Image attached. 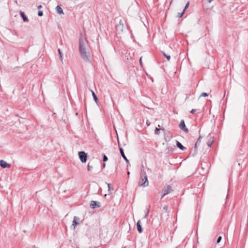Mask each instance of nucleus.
<instances>
[{
    "mask_svg": "<svg viewBox=\"0 0 248 248\" xmlns=\"http://www.w3.org/2000/svg\"><path fill=\"white\" fill-rule=\"evenodd\" d=\"M189 5V2H187L186 3V5H185V7H184V9H183V11H184V12H185V11H186V9L188 7Z\"/></svg>",
    "mask_w": 248,
    "mask_h": 248,
    "instance_id": "nucleus-29",
    "label": "nucleus"
},
{
    "mask_svg": "<svg viewBox=\"0 0 248 248\" xmlns=\"http://www.w3.org/2000/svg\"><path fill=\"white\" fill-rule=\"evenodd\" d=\"M107 185H108V195H110V194H111V192H110V190H111L110 184H108Z\"/></svg>",
    "mask_w": 248,
    "mask_h": 248,
    "instance_id": "nucleus-27",
    "label": "nucleus"
},
{
    "mask_svg": "<svg viewBox=\"0 0 248 248\" xmlns=\"http://www.w3.org/2000/svg\"><path fill=\"white\" fill-rule=\"evenodd\" d=\"M163 209L164 210H165L166 212L168 210V206H167V205L164 206Z\"/></svg>",
    "mask_w": 248,
    "mask_h": 248,
    "instance_id": "nucleus-32",
    "label": "nucleus"
},
{
    "mask_svg": "<svg viewBox=\"0 0 248 248\" xmlns=\"http://www.w3.org/2000/svg\"><path fill=\"white\" fill-rule=\"evenodd\" d=\"M78 156L80 161L82 163H85L87 160L88 154L84 151H80L78 152Z\"/></svg>",
    "mask_w": 248,
    "mask_h": 248,
    "instance_id": "nucleus-2",
    "label": "nucleus"
},
{
    "mask_svg": "<svg viewBox=\"0 0 248 248\" xmlns=\"http://www.w3.org/2000/svg\"><path fill=\"white\" fill-rule=\"evenodd\" d=\"M146 124H147V126H149L151 124V122L149 120H147Z\"/></svg>",
    "mask_w": 248,
    "mask_h": 248,
    "instance_id": "nucleus-35",
    "label": "nucleus"
},
{
    "mask_svg": "<svg viewBox=\"0 0 248 248\" xmlns=\"http://www.w3.org/2000/svg\"><path fill=\"white\" fill-rule=\"evenodd\" d=\"M129 174H130V172L129 171H127V174L129 175Z\"/></svg>",
    "mask_w": 248,
    "mask_h": 248,
    "instance_id": "nucleus-39",
    "label": "nucleus"
},
{
    "mask_svg": "<svg viewBox=\"0 0 248 248\" xmlns=\"http://www.w3.org/2000/svg\"><path fill=\"white\" fill-rule=\"evenodd\" d=\"M79 52H89L87 48H82V49H79Z\"/></svg>",
    "mask_w": 248,
    "mask_h": 248,
    "instance_id": "nucleus-26",
    "label": "nucleus"
},
{
    "mask_svg": "<svg viewBox=\"0 0 248 248\" xmlns=\"http://www.w3.org/2000/svg\"><path fill=\"white\" fill-rule=\"evenodd\" d=\"M137 228L138 232L140 233L143 232V229L141 225L140 220H139L137 223Z\"/></svg>",
    "mask_w": 248,
    "mask_h": 248,
    "instance_id": "nucleus-14",
    "label": "nucleus"
},
{
    "mask_svg": "<svg viewBox=\"0 0 248 248\" xmlns=\"http://www.w3.org/2000/svg\"><path fill=\"white\" fill-rule=\"evenodd\" d=\"M88 46V42L86 40L80 37L79 39V49L86 48Z\"/></svg>",
    "mask_w": 248,
    "mask_h": 248,
    "instance_id": "nucleus-3",
    "label": "nucleus"
},
{
    "mask_svg": "<svg viewBox=\"0 0 248 248\" xmlns=\"http://www.w3.org/2000/svg\"><path fill=\"white\" fill-rule=\"evenodd\" d=\"M202 136L200 135L199 138L197 140V141H196V142L195 144V146H194V149L195 150V152L196 151V150L198 149V145L200 144V143L201 142V139H202Z\"/></svg>",
    "mask_w": 248,
    "mask_h": 248,
    "instance_id": "nucleus-12",
    "label": "nucleus"
},
{
    "mask_svg": "<svg viewBox=\"0 0 248 248\" xmlns=\"http://www.w3.org/2000/svg\"><path fill=\"white\" fill-rule=\"evenodd\" d=\"M106 167V164L105 163L102 164V167L103 169L105 168Z\"/></svg>",
    "mask_w": 248,
    "mask_h": 248,
    "instance_id": "nucleus-36",
    "label": "nucleus"
},
{
    "mask_svg": "<svg viewBox=\"0 0 248 248\" xmlns=\"http://www.w3.org/2000/svg\"><path fill=\"white\" fill-rule=\"evenodd\" d=\"M163 56L167 58L168 61H169L170 59V56L169 55H167L165 52H162Z\"/></svg>",
    "mask_w": 248,
    "mask_h": 248,
    "instance_id": "nucleus-22",
    "label": "nucleus"
},
{
    "mask_svg": "<svg viewBox=\"0 0 248 248\" xmlns=\"http://www.w3.org/2000/svg\"><path fill=\"white\" fill-rule=\"evenodd\" d=\"M108 160V158L107 156V155H105V154H103V161L104 162H107Z\"/></svg>",
    "mask_w": 248,
    "mask_h": 248,
    "instance_id": "nucleus-23",
    "label": "nucleus"
},
{
    "mask_svg": "<svg viewBox=\"0 0 248 248\" xmlns=\"http://www.w3.org/2000/svg\"><path fill=\"white\" fill-rule=\"evenodd\" d=\"M172 190V188L170 185H168L166 186H164L162 189L163 194L162 196V198L164 197L166 195L170 193Z\"/></svg>",
    "mask_w": 248,
    "mask_h": 248,
    "instance_id": "nucleus-6",
    "label": "nucleus"
},
{
    "mask_svg": "<svg viewBox=\"0 0 248 248\" xmlns=\"http://www.w3.org/2000/svg\"><path fill=\"white\" fill-rule=\"evenodd\" d=\"M185 12H184L183 10L181 13H178L177 14L176 17L178 18H181L184 15Z\"/></svg>",
    "mask_w": 248,
    "mask_h": 248,
    "instance_id": "nucleus-20",
    "label": "nucleus"
},
{
    "mask_svg": "<svg viewBox=\"0 0 248 248\" xmlns=\"http://www.w3.org/2000/svg\"><path fill=\"white\" fill-rule=\"evenodd\" d=\"M179 126L181 130H182L186 133H188L189 132L188 129L186 126L184 120H181Z\"/></svg>",
    "mask_w": 248,
    "mask_h": 248,
    "instance_id": "nucleus-8",
    "label": "nucleus"
},
{
    "mask_svg": "<svg viewBox=\"0 0 248 248\" xmlns=\"http://www.w3.org/2000/svg\"><path fill=\"white\" fill-rule=\"evenodd\" d=\"M208 95H209V94L208 93H203L200 95V97H202V96L206 97V96H208Z\"/></svg>",
    "mask_w": 248,
    "mask_h": 248,
    "instance_id": "nucleus-28",
    "label": "nucleus"
},
{
    "mask_svg": "<svg viewBox=\"0 0 248 248\" xmlns=\"http://www.w3.org/2000/svg\"><path fill=\"white\" fill-rule=\"evenodd\" d=\"M19 14H20V15L21 17H22L23 20L24 22H28L29 21V19H28V17L26 16V15L24 12L20 11Z\"/></svg>",
    "mask_w": 248,
    "mask_h": 248,
    "instance_id": "nucleus-15",
    "label": "nucleus"
},
{
    "mask_svg": "<svg viewBox=\"0 0 248 248\" xmlns=\"http://www.w3.org/2000/svg\"><path fill=\"white\" fill-rule=\"evenodd\" d=\"M37 8L38 9H40L42 8V6L41 5H39L38 6Z\"/></svg>",
    "mask_w": 248,
    "mask_h": 248,
    "instance_id": "nucleus-37",
    "label": "nucleus"
},
{
    "mask_svg": "<svg viewBox=\"0 0 248 248\" xmlns=\"http://www.w3.org/2000/svg\"><path fill=\"white\" fill-rule=\"evenodd\" d=\"M116 31L117 33L120 34L123 31L124 29V25L122 23V21L120 20L119 24L116 26Z\"/></svg>",
    "mask_w": 248,
    "mask_h": 248,
    "instance_id": "nucleus-4",
    "label": "nucleus"
},
{
    "mask_svg": "<svg viewBox=\"0 0 248 248\" xmlns=\"http://www.w3.org/2000/svg\"><path fill=\"white\" fill-rule=\"evenodd\" d=\"M92 91L93 98L94 100L95 101V102L97 103V101L98 100L97 96L93 91Z\"/></svg>",
    "mask_w": 248,
    "mask_h": 248,
    "instance_id": "nucleus-18",
    "label": "nucleus"
},
{
    "mask_svg": "<svg viewBox=\"0 0 248 248\" xmlns=\"http://www.w3.org/2000/svg\"><path fill=\"white\" fill-rule=\"evenodd\" d=\"M196 111V109H191V110L190 111V113H192V114H194Z\"/></svg>",
    "mask_w": 248,
    "mask_h": 248,
    "instance_id": "nucleus-34",
    "label": "nucleus"
},
{
    "mask_svg": "<svg viewBox=\"0 0 248 248\" xmlns=\"http://www.w3.org/2000/svg\"><path fill=\"white\" fill-rule=\"evenodd\" d=\"M90 207L93 209L99 208L101 207V203L95 201H92L90 203Z\"/></svg>",
    "mask_w": 248,
    "mask_h": 248,
    "instance_id": "nucleus-9",
    "label": "nucleus"
},
{
    "mask_svg": "<svg viewBox=\"0 0 248 248\" xmlns=\"http://www.w3.org/2000/svg\"><path fill=\"white\" fill-rule=\"evenodd\" d=\"M160 130H162V131H165V129L164 128H156L155 130V133L156 135H159V133H160Z\"/></svg>",
    "mask_w": 248,
    "mask_h": 248,
    "instance_id": "nucleus-19",
    "label": "nucleus"
},
{
    "mask_svg": "<svg viewBox=\"0 0 248 248\" xmlns=\"http://www.w3.org/2000/svg\"><path fill=\"white\" fill-rule=\"evenodd\" d=\"M91 163L90 162H89L88 163V171H92V169H93V166L91 165Z\"/></svg>",
    "mask_w": 248,
    "mask_h": 248,
    "instance_id": "nucleus-24",
    "label": "nucleus"
},
{
    "mask_svg": "<svg viewBox=\"0 0 248 248\" xmlns=\"http://www.w3.org/2000/svg\"><path fill=\"white\" fill-rule=\"evenodd\" d=\"M208 141H207V144L208 146L211 147L212 146V144L213 143V142H214V139L213 137H212L210 135H209L208 136Z\"/></svg>",
    "mask_w": 248,
    "mask_h": 248,
    "instance_id": "nucleus-11",
    "label": "nucleus"
},
{
    "mask_svg": "<svg viewBox=\"0 0 248 248\" xmlns=\"http://www.w3.org/2000/svg\"><path fill=\"white\" fill-rule=\"evenodd\" d=\"M82 59L86 62H90V52H79Z\"/></svg>",
    "mask_w": 248,
    "mask_h": 248,
    "instance_id": "nucleus-5",
    "label": "nucleus"
},
{
    "mask_svg": "<svg viewBox=\"0 0 248 248\" xmlns=\"http://www.w3.org/2000/svg\"><path fill=\"white\" fill-rule=\"evenodd\" d=\"M176 146L180 149V150L182 151H184L186 149V148L184 147L179 141L176 140Z\"/></svg>",
    "mask_w": 248,
    "mask_h": 248,
    "instance_id": "nucleus-16",
    "label": "nucleus"
},
{
    "mask_svg": "<svg viewBox=\"0 0 248 248\" xmlns=\"http://www.w3.org/2000/svg\"><path fill=\"white\" fill-rule=\"evenodd\" d=\"M118 146H119V151H120V152L121 156L124 158V159L125 160V161L126 162V163L127 164V165H128L129 164V160H128V159L126 157V156H125V154L124 153V149L120 146V144L119 142H118Z\"/></svg>",
    "mask_w": 248,
    "mask_h": 248,
    "instance_id": "nucleus-7",
    "label": "nucleus"
},
{
    "mask_svg": "<svg viewBox=\"0 0 248 248\" xmlns=\"http://www.w3.org/2000/svg\"><path fill=\"white\" fill-rule=\"evenodd\" d=\"M141 59H142V57H140V59L139 62H140V65H141V66L142 67L143 65H142V62Z\"/></svg>",
    "mask_w": 248,
    "mask_h": 248,
    "instance_id": "nucleus-33",
    "label": "nucleus"
},
{
    "mask_svg": "<svg viewBox=\"0 0 248 248\" xmlns=\"http://www.w3.org/2000/svg\"><path fill=\"white\" fill-rule=\"evenodd\" d=\"M56 9V11H57V12L58 14H59L60 15L64 14L63 10L62 8V7H61V6H60L59 5H57Z\"/></svg>",
    "mask_w": 248,
    "mask_h": 248,
    "instance_id": "nucleus-17",
    "label": "nucleus"
},
{
    "mask_svg": "<svg viewBox=\"0 0 248 248\" xmlns=\"http://www.w3.org/2000/svg\"><path fill=\"white\" fill-rule=\"evenodd\" d=\"M149 182L147 176L145 171L141 172L140 180L139 181V186L145 187L148 186Z\"/></svg>",
    "mask_w": 248,
    "mask_h": 248,
    "instance_id": "nucleus-1",
    "label": "nucleus"
},
{
    "mask_svg": "<svg viewBox=\"0 0 248 248\" xmlns=\"http://www.w3.org/2000/svg\"><path fill=\"white\" fill-rule=\"evenodd\" d=\"M79 218L78 217L75 216L73 220L72 226H74V228H75L76 226L79 224Z\"/></svg>",
    "mask_w": 248,
    "mask_h": 248,
    "instance_id": "nucleus-13",
    "label": "nucleus"
},
{
    "mask_svg": "<svg viewBox=\"0 0 248 248\" xmlns=\"http://www.w3.org/2000/svg\"><path fill=\"white\" fill-rule=\"evenodd\" d=\"M58 53L59 54L60 58L61 60V61H62V53L60 50V49H58Z\"/></svg>",
    "mask_w": 248,
    "mask_h": 248,
    "instance_id": "nucleus-21",
    "label": "nucleus"
},
{
    "mask_svg": "<svg viewBox=\"0 0 248 248\" xmlns=\"http://www.w3.org/2000/svg\"><path fill=\"white\" fill-rule=\"evenodd\" d=\"M221 239H222V237L221 236H219V237H218L217 240V243H219L221 241Z\"/></svg>",
    "mask_w": 248,
    "mask_h": 248,
    "instance_id": "nucleus-31",
    "label": "nucleus"
},
{
    "mask_svg": "<svg viewBox=\"0 0 248 248\" xmlns=\"http://www.w3.org/2000/svg\"><path fill=\"white\" fill-rule=\"evenodd\" d=\"M213 0H207L208 2L211 3Z\"/></svg>",
    "mask_w": 248,
    "mask_h": 248,
    "instance_id": "nucleus-38",
    "label": "nucleus"
},
{
    "mask_svg": "<svg viewBox=\"0 0 248 248\" xmlns=\"http://www.w3.org/2000/svg\"><path fill=\"white\" fill-rule=\"evenodd\" d=\"M43 15V12L41 10H39L38 12V16H42Z\"/></svg>",
    "mask_w": 248,
    "mask_h": 248,
    "instance_id": "nucleus-30",
    "label": "nucleus"
},
{
    "mask_svg": "<svg viewBox=\"0 0 248 248\" xmlns=\"http://www.w3.org/2000/svg\"><path fill=\"white\" fill-rule=\"evenodd\" d=\"M0 166L3 169L10 168L11 167V165L3 160H0Z\"/></svg>",
    "mask_w": 248,
    "mask_h": 248,
    "instance_id": "nucleus-10",
    "label": "nucleus"
},
{
    "mask_svg": "<svg viewBox=\"0 0 248 248\" xmlns=\"http://www.w3.org/2000/svg\"><path fill=\"white\" fill-rule=\"evenodd\" d=\"M150 205L149 206V208L147 209V211L146 212L145 215L144 217V218H147V217H148V214H149V208H150Z\"/></svg>",
    "mask_w": 248,
    "mask_h": 248,
    "instance_id": "nucleus-25",
    "label": "nucleus"
}]
</instances>
